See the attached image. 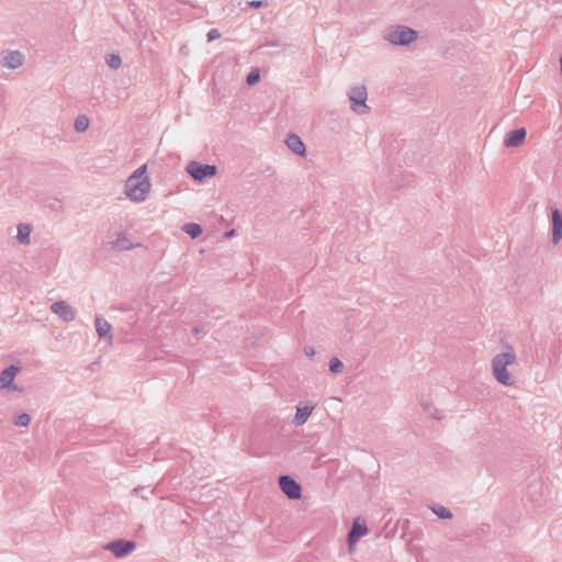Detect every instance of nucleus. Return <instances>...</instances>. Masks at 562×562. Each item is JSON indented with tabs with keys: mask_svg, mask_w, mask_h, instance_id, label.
<instances>
[{
	"mask_svg": "<svg viewBox=\"0 0 562 562\" xmlns=\"http://www.w3.org/2000/svg\"><path fill=\"white\" fill-rule=\"evenodd\" d=\"M21 368L16 364H11L3 369L0 373V389L3 391H20L19 386L15 385L14 380Z\"/></svg>",
	"mask_w": 562,
	"mask_h": 562,
	"instance_id": "obj_9",
	"label": "nucleus"
},
{
	"mask_svg": "<svg viewBox=\"0 0 562 562\" xmlns=\"http://www.w3.org/2000/svg\"><path fill=\"white\" fill-rule=\"evenodd\" d=\"M139 246V244L133 243L131 238L124 233H119L112 240V248L116 251L132 250Z\"/></svg>",
	"mask_w": 562,
	"mask_h": 562,
	"instance_id": "obj_16",
	"label": "nucleus"
},
{
	"mask_svg": "<svg viewBox=\"0 0 562 562\" xmlns=\"http://www.w3.org/2000/svg\"><path fill=\"white\" fill-rule=\"evenodd\" d=\"M418 36L416 30L403 24L390 25L383 32V40L391 46H411Z\"/></svg>",
	"mask_w": 562,
	"mask_h": 562,
	"instance_id": "obj_4",
	"label": "nucleus"
},
{
	"mask_svg": "<svg viewBox=\"0 0 562 562\" xmlns=\"http://www.w3.org/2000/svg\"><path fill=\"white\" fill-rule=\"evenodd\" d=\"M552 216V243L560 244L562 240V212L558 209L551 211Z\"/></svg>",
	"mask_w": 562,
	"mask_h": 562,
	"instance_id": "obj_15",
	"label": "nucleus"
},
{
	"mask_svg": "<svg viewBox=\"0 0 562 562\" xmlns=\"http://www.w3.org/2000/svg\"><path fill=\"white\" fill-rule=\"evenodd\" d=\"M50 311L65 323H71L77 317L76 308L65 301H57L50 305Z\"/></svg>",
	"mask_w": 562,
	"mask_h": 562,
	"instance_id": "obj_11",
	"label": "nucleus"
},
{
	"mask_svg": "<svg viewBox=\"0 0 562 562\" xmlns=\"http://www.w3.org/2000/svg\"><path fill=\"white\" fill-rule=\"evenodd\" d=\"M108 65L113 68V69H117L121 67L122 65V60H121V57L116 54H112L108 57Z\"/></svg>",
	"mask_w": 562,
	"mask_h": 562,
	"instance_id": "obj_24",
	"label": "nucleus"
},
{
	"mask_svg": "<svg viewBox=\"0 0 562 562\" xmlns=\"http://www.w3.org/2000/svg\"><path fill=\"white\" fill-rule=\"evenodd\" d=\"M260 80V71L258 68L252 69L246 77V82L248 86H255Z\"/></svg>",
	"mask_w": 562,
	"mask_h": 562,
	"instance_id": "obj_22",
	"label": "nucleus"
},
{
	"mask_svg": "<svg viewBox=\"0 0 562 562\" xmlns=\"http://www.w3.org/2000/svg\"><path fill=\"white\" fill-rule=\"evenodd\" d=\"M183 231L192 238H196L201 235L202 228L196 223H189L183 226Z\"/></svg>",
	"mask_w": 562,
	"mask_h": 562,
	"instance_id": "obj_19",
	"label": "nucleus"
},
{
	"mask_svg": "<svg viewBox=\"0 0 562 562\" xmlns=\"http://www.w3.org/2000/svg\"><path fill=\"white\" fill-rule=\"evenodd\" d=\"M136 549L134 541L115 540L105 546V550L113 553L116 558L125 557Z\"/></svg>",
	"mask_w": 562,
	"mask_h": 562,
	"instance_id": "obj_13",
	"label": "nucleus"
},
{
	"mask_svg": "<svg viewBox=\"0 0 562 562\" xmlns=\"http://www.w3.org/2000/svg\"><path fill=\"white\" fill-rule=\"evenodd\" d=\"M30 420H31V418H30L29 414H26V413H21V414H19V415L15 417L14 423H15V425H16V426H19V427H27V426H29V424H30Z\"/></svg>",
	"mask_w": 562,
	"mask_h": 562,
	"instance_id": "obj_23",
	"label": "nucleus"
},
{
	"mask_svg": "<svg viewBox=\"0 0 562 562\" xmlns=\"http://www.w3.org/2000/svg\"><path fill=\"white\" fill-rule=\"evenodd\" d=\"M432 513L441 518V519H450L452 517L451 513L449 512L448 508L443 507V506H435L432 507Z\"/></svg>",
	"mask_w": 562,
	"mask_h": 562,
	"instance_id": "obj_21",
	"label": "nucleus"
},
{
	"mask_svg": "<svg viewBox=\"0 0 562 562\" xmlns=\"http://www.w3.org/2000/svg\"><path fill=\"white\" fill-rule=\"evenodd\" d=\"M518 361L515 347L507 342L504 348L497 352L491 360L492 374L495 381L503 386H513L515 376L510 371V367Z\"/></svg>",
	"mask_w": 562,
	"mask_h": 562,
	"instance_id": "obj_2",
	"label": "nucleus"
},
{
	"mask_svg": "<svg viewBox=\"0 0 562 562\" xmlns=\"http://www.w3.org/2000/svg\"><path fill=\"white\" fill-rule=\"evenodd\" d=\"M342 368H344V364L339 359L335 358L330 361L329 369L331 372L339 373L342 371Z\"/></svg>",
	"mask_w": 562,
	"mask_h": 562,
	"instance_id": "obj_25",
	"label": "nucleus"
},
{
	"mask_svg": "<svg viewBox=\"0 0 562 562\" xmlns=\"http://www.w3.org/2000/svg\"><path fill=\"white\" fill-rule=\"evenodd\" d=\"M89 125H90V121H89V119L86 115H79L75 120V130L78 133L86 132L88 130Z\"/></svg>",
	"mask_w": 562,
	"mask_h": 562,
	"instance_id": "obj_20",
	"label": "nucleus"
},
{
	"mask_svg": "<svg viewBox=\"0 0 562 562\" xmlns=\"http://www.w3.org/2000/svg\"><path fill=\"white\" fill-rule=\"evenodd\" d=\"M316 405L312 402H302L295 406L292 424L295 427H301L307 423Z\"/></svg>",
	"mask_w": 562,
	"mask_h": 562,
	"instance_id": "obj_10",
	"label": "nucleus"
},
{
	"mask_svg": "<svg viewBox=\"0 0 562 562\" xmlns=\"http://www.w3.org/2000/svg\"><path fill=\"white\" fill-rule=\"evenodd\" d=\"M217 168L214 165H204L196 161H191L187 166V172L199 182H203L209 178L216 175Z\"/></svg>",
	"mask_w": 562,
	"mask_h": 562,
	"instance_id": "obj_7",
	"label": "nucleus"
},
{
	"mask_svg": "<svg viewBox=\"0 0 562 562\" xmlns=\"http://www.w3.org/2000/svg\"><path fill=\"white\" fill-rule=\"evenodd\" d=\"M153 192V183L147 164H142L133 170L123 181L122 193L131 203L146 202Z\"/></svg>",
	"mask_w": 562,
	"mask_h": 562,
	"instance_id": "obj_1",
	"label": "nucleus"
},
{
	"mask_svg": "<svg viewBox=\"0 0 562 562\" xmlns=\"http://www.w3.org/2000/svg\"><path fill=\"white\" fill-rule=\"evenodd\" d=\"M234 233H235V232H234V229H232V231H229V232L225 233V236H226L227 238L233 237V236H234Z\"/></svg>",
	"mask_w": 562,
	"mask_h": 562,
	"instance_id": "obj_27",
	"label": "nucleus"
},
{
	"mask_svg": "<svg viewBox=\"0 0 562 562\" xmlns=\"http://www.w3.org/2000/svg\"><path fill=\"white\" fill-rule=\"evenodd\" d=\"M285 145L293 154L300 157H305L306 146L299 135L289 134L285 139Z\"/></svg>",
	"mask_w": 562,
	"mask_h": 562,
	"instance_id": "obj_14",
	"label": "nucleus"
},
{
	"mask_svg": "<svg viewBox=\"0 0 562 562\" xmlns=\"http://www.w3.org/2000/svg\"><path fill=\"white\" fill-rule=\"evenodd\" d=\"M349 108L358 116H367L371 113L369 104V92L367 85L357 82L351 85L347 91Z\"/></svg>",
	"mask_w": 562,
	"mask_h": 562,
	"instance_id": "obj_3",
	"label": "nucleus"
},
{
	"mask_svg": "<svg viewBox=\"0 0 562 562\" xmlns=\"http://www.w3.org/2000/svg\"><path fill=\"white\" fill-rule=\"evenodd\" d=\"M32 226L26 223H20L16 226V239L21 245L31 243Z\"/></svg>",
	"mask_w": 562,
	"mask_h": 562,
	"instance_id": "obj_18",
	"label": "nucleus"
},
{
	"mask_svg": "<svg viewBox=\"0 0 562 562\" xmlns=\"http://www.w3.org/2000/svg\"><path fill=\"white\" fill-rule=\"evenodd\" d=\"M95 331L100 339L112 344V326L104 318L98 317L94 322Z\"/></svg>",
	"mask_w": 562,
	"mask_h": 562,
	"instance_id": "obj_17",
	"label": "nucleus"
},
{
	"mask_svg": "<svg viewBox=\"0 0 562 562\" xmlns=\"http://www.w3.org/2000/svg\"><path fill=\"white\" fill-rule=\"evenodd\" d=\"M26 61L25 54L20 49H4L0 53V68L8 71L21 69Z\"/></svg>",
	"mask_w": 562,
	"mask_h": 562,
	"instance_id": "obj_5",
	"label": "nucleus"
},
{
	"mask_svg": "<svg viewBox=\"0 0 562 562\" xmlns=\"http://www.w3.org/2000/svg\"><path fill=\"white\" fill-rule=\"evenodd\" d=\"M281 492L291 501H300L302 498V486L291 475L283 474L278 479Z\"/></svg>",
	"mask_w": 562,
	"mask_h": 562,
	"instance_id": "obj_6",
	"label": "nucleus"
},
{
	"mask_svg": "<svg viewBox=\"0 0 562 562\" xmlns=\"http://www.w3.org/2000/svg\"><path fill=\"white\" fill-rule=\"evenodd\" d=\"M218 36H220V34H218V32L216 30H212L207 34L209 41H213V40L217 38Z\"/></svg>",
	"mask_w": 562,
	"mask_h": 562,
	"instance_id": "obj_26",
	"label": "nucleus"
},
{
	"mask_svg": "<svg viewBox=\"0 0 562 562\" xmlns=\"http://www.w3.org/2000/svg\"><path fill=\"white\" fill-rule=\"evenodd\" d=\"M527 130L525 127H518L509 131L503 140V145L507 149H514L522 146L526 142Z\"/></svg>",
	"mask_w": 562,
	"mask_h": 562,
	"instance_id": "obj_12",
	"label": "nucleus"
},
{
	"mask_svg": "<svg viewBox=\"0 0 562 562\" xmlns=\"http://www.w3.org/2000/svg\"><path fill=\"white\" fill-rule=\"evenodd\" d=\"M368 532L369 529L364 520L356 518L348 535V551L350 553L355 552L359 539L367 536Z\"/></svg>",
	"mask_w": 562,
	"mask_h": 562,
	"instance_id": "obj_8",
	"label": "nucleus"
}]
</instances>
